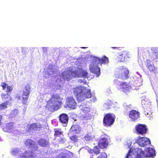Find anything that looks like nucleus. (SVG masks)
<instances>
[{
    "mask_svg": "<svg viewBox=\"0 0 158 158\" xmlns=\"http://www.w3.org/2000/svg\"><path fill=\"white\" fill-rule=\"evenodd\" d=\"M3 130L5 131L8 132V131H6V130H7V129H4Z\"/></svg>",
    "mask_w": 158,
    "mask_h": 158,
    "instance_id": "42",
    "label": "nucleus"
},
{
    "mask_svg": "<svg viewBox=\"0 0 158 158\" xmlns=\"http://www.w3.org/2000/svg\"><path fill=\"white\" fill-rule=\"evenodd\" d=\"M114 84L115 85L118 86V90L121 89L122 91L126 94L130 92L131 86L129 83L126 82H120L117 80L114 81Z\"/></svg>",
    "mask_w": 158,
    "mask_h": 158,
    "instance_id": "4",
    "label": "nucleus"
},
{
    "mask_svg": "<svg viewBox=\"0 0 158 158\" xmlns=\"http://www.w3.org/2000/svg\"><path fill=\"white\" fill-rule=\"evenodd\" d=\"M66 108H69L71 109H74L77 107V103L74 99L72 97H68L66 99Z\"/></svg>",
    "mask_w": 158,
    "mask_h": 158,
    "instance_id": "10",
    "label": "nucleus"
},
{
    "mask_svg": "<svg viewBox=\"0 0 158 158\" xmlns=\"http://www.w3.org/2000/svg\"><path fill=\"white\" fill-rule=\"evenodd\" d=\"M1 86L2 87V89L3 90H5L6 88V91L7 92H9L12 90L13 88L10 86L8 85L6 82H3L1 83Z\"/></svg>",
    "mask_w": 158,
    "mask_h": 158,
    "instance_id": "19",
    "label": "nucleus"
},
{
    "mask_svg": "<svg viewBox=\"0 0 158 158\" xmlns=\"http://www.w3.org/2000/svg\"><path fill=\"white\" fill-rule=\"evenodd\" d=\"M62 133V132L56 130L55 131L54 135L56 136H60V135H61Z\"/></svg>",
    "mask_w": 158,
    "mask_h": 158,
    "instance_id": "33",
    "label": "nucleus"
},
{
    "mask_svg": "<svg viewBox=\"0 0 158 158\" xmlns=\"http://www.w3.org/2000/svg\"><path fill=\"white\" fill-rule=\"evenodd\" d=\"M136 130L138 134L141 135L145 134L147 131V129H136Z\"/></svg>",
    "mask_w": 158,
    "mask_h": 158,
    "instance_id": "24",
    "label": "nucleus"
},
{
    "mask_svg": "<svg viewBox=\"0 0 158 158\" xmlns=\"http://www.w3.org/2000/svg\"><path fill=\"white\" fill-rule=\"evenodd\" d=\"M131 152V151L130 149L127 153L125 158H128V157L131 156L130 154Z\"/></svg>",
    "mask_w": 158,
    "mask_h": 158,
    "instance_id": "35",
    "label": "nucleus"
},
{
    "mask_svg": "<svg viewBox=\"0 0 158 158\" xmlns=\"http://www.w3.org/2000/svg\"><path fill=\"white\" fill-rule=\"evenodd\" d=\"M85 47H82L83 48H85Z\"/></svg>",
    "mask_w": 158,
    "mask_h": 158,
    "instance_id": "45",
    "label": "nucleus"
},
{
    "mask_svg": "<svg viewBox=\"0 0 158 158\" xmlns=\"http://www.w3.org/2000/svg\"><path fill=\"white\" fill-rule=\"evenodd\" d=\"M9 103L8 101H6L0 104V110L5 109L7 108V105Z\"/></svg>",
    "mask_w": 158,
    "mask_h": 158,
    "instance_id": "22",
    "label": "nucleus"
},
{
    "mask_svg": "<svg viewBox=\"0 0 158 158\" xmlns=\"http://www.w3.org/2000/svg\"><path fill=\"white\" fill-rule=\"evenodd\" d=\"M155 56L157 57V58H156V59H158V54H155Z\"/></svg>",
    "mask_w": 158,
    "mask_h": 158,
    "instance_id": "41",
    "label": "nucleus"
},
{
    "mask_svg": "<svg viewBox=\"0 0 158 158\" xmlns=\"http://www.w3.org/2000/svg\"><path fill=\"white\" fill-rule=\"evenodd\" d=\"M137 141L139 146L141 147H144L151 143L150 140L147 138L144 139L143 137H140L139 138Z\"/></svg>",
    "mask_w": 158,
    "mask_h": 158,
    "instance_id": "14",
    "label": "nucleus"
},
{
    "mask_svg": "<svg viewBox=\"0 0 158 158\" xmlns=\"http://www.w3.org/2000/svg\"><path fill=\"white\" fill-rule=\"evenodd\" d=\"M130 58V55L129 53L126 51H123L118 56V61L120 62H123L126 59Z\"/></svg>",
    "mask_w": 158,
    "mask_h": 158,
    "instance_id": "18",
    "label": "nucleus"
},
{
    "mask_svg": "<svg viewBox=\"0 0 158 158\" xmlns=\"http://www.w3.org/2000/svg\"><path fill=\"white\" fill-rule=\"evenodd\" d=\"M2 118V116L0 114V126L2 125V123L1 122V120Z\"/></svg>",
    "mask_w": 158,
    "mask_h": 158,
    "instance_id": "39",
    "label": "nucleus"
},
{
    "mask_svg": "<svg viewBox=\"0 0 158 158\" xmlns=\"http://www.w3.org/2000/svg\"><path fill=\"white\" fill-rule=\"evenodd\" d=\"M107 156L106 153L105 152H102L97 158H107Z\"/></svg>",
    "mask_w": 158,
    "mask_h": 158,
    "instance_id": "31",
    "label": "nucleus"
},
{
    "mask_svg": "<svg viewBox=\"0 0 158 158\" xmlns=\"http://www.w3.org/2000/svg\"><path fill=\"white\" fill-rule=\"evenodd\" d=\"M79 128V125L77 123L73 124L71 128Z\"/></svg>",
    "mask_w": 158,
    "mask_h": 158,
    "instance_id": "34",
    "label": "nucleus"
},
{
    "mask_svg": "<svg viewBox=\"0 0 158 158\" xmlns=\"http://www.w3.org/2000/svg\"><path fill=\"white\" fill-rule=\"evenodd\" d=\"M19 99H20V96H19Z\"/></svg>",
    "mask_w": 158,
    "mask_h": 158,
    "instance_id": "44",
    "label": "nucleus"
},
{
    "mask_svg": "<svg viewBox=\"0 0 158 158\" xmlns=\"http://www.w3.org/2000/svg\"><path fill=\"white\" fill-rule=\"evenodd\" d=\"M60 122L63 124L64 126H67L69 120V117L67 114H62L59 116Z\"/></svg>",
    "mask_w": 158,
    "mask_h": 158,
    "instance_id": "16",
    "label": "nucleus"
},
{
    "mask_svg": "<svg viewBox=\"0 0 158 158\" xmlns=\"http://www.w3.org/2000/svg\"><path fill=\"white\" fill-rule=\"evenodd\" d=\"M129 71L124 66H122L118 69L116 74V77L118 78L125 80L129 78Z\"/></svg>",
    "mask_w": 158,
    "mask_h": 158,
    "instance_id": "5",
    "label": "nucleus"
},
{
    "mask_svg": "<svg viewBox=\"0 0 158 158\" xmlns=\"http://www.w3.org/2000/svg\"><path fill=\"white\" fill-rule=\"evenodd\" d=\"M25 145L30 150L31 154L34 153L38 149V146L34 140L28 139L26 140L25 142Z\"/></svg>",
    "mask_w": 158,
    "mask_h": 158,
    "instance_id": "8",
    "label": "nucleus"
},
{
    "mask_svg": "<svg viewBox=\"0 0 158 158\" xmlns=\"http://www.w3.org/2000/svg\"><path fill=\"white\" fill-rule=\"evenodd\" d=\"M1 97L2 99L4 100L9 101H11L12 98L7 93L2 94L1 95Z\"/></svg>",
    "mask_w": 158,
    "mask_h": 158,
    "instance_id": "21",
    "label": "nucleus"
},
{
    "mask_svg": "<svg viewBox=\"0 0 158 158\" xmlns=\"http://www.w3.org/2000/svg\"><path fill=\"white\" fill-rule=\"evenodd\" d=\"M15 124L13 122H10L7 124L6 127L7 128H12L14 127Z\"/></svg>",
    "mask_w": 158,
    "mask_h": 158,
    "instance_id": "27",
    "label": "nucleus"
},
{
    "mask_svg": "<svg viewBox=\"0 0 158 158\" xmlns=\"http://www.w3.org/2000/svg\"><path fill=\"white\" fill-rule=\"evenodd\" d=\"M138 151L137 157L138 158H141L142 157H153L155 156V151L152 148H148L147 149L148 153L146 155H145L144 152L141 149L138 148Z\"/></svg>",
    "mask_w": 158,
    "mask_h": 158,
    "instance_id": "6",
    "label": "nucleus"
},
{
    "mask_svg": "<svg viewBox=\"0 0 158 158\" xmlns=\"http://www.w3.org/2000/svg\"><path fill=\"white\" fill-rule=\"evenodd\" d=\"M146 66L150 72L155 73L156 72L157 68L154 64L152 63L151 60H146Z\"/></svg>",
    "mask_w": 158,
    "mask_h": 158,
    "instance_id": "17",
    "label": "nucleus"
},
{
    "mask_svg": "<svg viewBox=\"0 0 158 158\" xmlns=\"http://www.w3.org/2000/svg\"><path fill=\"white\" fill-rule=\"evenodd\" d=\"M108 63V58L105 56H103L101 58L94 57L92 59V61L89 65V70L93 73L95 74L97 77H98L100 74V69L98 67V64H106Z\"/></svg>",
    "mask_w": 158,
    "mask_h": 158,
    "instance_id": "2",
    "label": "nucleus"
},
{
    "mask_svg": "<svg viewBox=\"0 0 158 158\" xmlns=\"http://www.w3.org/2000/svg\"><path fill=\"white\" fill-rule=\"evenodd\" d=\"M38 126L36 123H32L30 125L29 128H38Z\"/></svg>",
    "mask_w": 158,
    "mask_h": 158,
    "instance_id": "30",
    "label": "nucleus"
},
{
    "mask_svg": "<svg viewBox=\"0 0 158 158\" xmlns=\"http://www.w3.org/2000/svg\"><path fill=\"white\" fill-rule=\"evenodd\" d=\"M140 113L135 110H132L128 114V116L130 120L132 122H136L140 117Z\"/></svg>",
    "mask_w": 158,
    "mask_h": 158,
    "instance_id": "11",
    "label": "nucleus"
},
{
    "mask_svg": "<svg viewBox=\"0 0 158 158\" xmlns=\"http://www.w3.org/2000/svg\"><path fill=\"white\" fill-rule=\"evenodd\" d=\"M30 90L31 88L29 84H27L25 86L22 95V103L23 105L27 104V100L30 93Z\"/></svg>",
    "mask_w": 158,
    "mask_h": 158,
    "instance_id": "9",
    "label": "nucleus"
},
{
    "mask_svg": "<svg viewBox=\"0 0 158 158\" xmlns=\"http://www.w3.org/2000/svg\"><path fill=\"white\" fill-rule=\"evenodd\" d=\"M73 154L69 151L65 150L57 155L56 158H71Z\"/></svg>",
    "mask_w": 158,
    "mask_h": 158,
    "instance_id": "15",
    "label": "nucleus"
},
{
    "mask_svg": "<svg viewBox=\"0 0 158 158\" xmlns=\"http://www.w3.org/2000/svg\"><path fill=\"white\" fill-rule=\"evenodd\" d=\"M105 105H106V106H110V104H109L108 105H107V104L106 103H105Z\"/></svg>",
    "mask_w": 158,
    "mask_h": 158,
    "instance_id": "43",
    "label": "nucleus"
},
{
    "mask_svg": "<svg viewBox=\"0 0 158 158\" xmlns=\"http://www.w3.org/2000/svg\"><path fill=\"white\" fill-rule=\"evenodd\" d=\"M147 127L145 124H139L136 126L135 128H147Z\"/></svg>",
    "mask_w": 158,
    "mask_h": 158,
    "instance_id": "26",
    "label": "nucleus"
},
{
    "mask_svg": "<svg viewBox=\"0 0 158 158\" xmlns=\"http://www.w3.org/2000/svg\"><path fill=\"white\" fill-rule=\"evenodd\" d=\"M98 146L100 149H104L106 148L108 145V142L106 138L105 137H102L98 141Z\"/></svg>",
    "mask_w": 158,
    "mask_h": 158,
    "instance_id": "12",
    "label": "nucleus"
},
{
    "mask_svg": "<svg viewBox=\"0 0 158 158\" xmlns=\"http://www.w3.org/2000/svg\"><path fill=\"white\" fill-rule=\"evenodd\" d=\"M19 113V111L17 109H14L12 111L10 116L12 118L16 116Z\"/></svg>",
    "mask_w": 158,
    "mask_h": 158,
    "instance_id": "23",
    "label": "nucleus"
},
{
    "mask_svg": "<svg viewBox=\"0 0 158 158\" xmlns=\"http://www.w3.org/2000/svg\"><path fill=\"white\" fill-rule=\"evenodd\" d=\"M82 77L84 78H88V73L86 70H82L81 72Z\"/></svg>",
    "mask_w": 158,
    "mask_h": 158,
    "instance_id": "25",
    "label": "nucleus"
},
{
    "mask_svg": "<svg viewBox=\"0 0 158 158\" xmlns=\"http://www.w3.org/2000/svg\"><path fill=\"white\" fill-rule=\"evenodd\" d=\"M73 93L77 96V99L79 102H82L87 98H89L92 97L91 101L95 102L96 98L94 96H92L90 89H87L85 87L79 86L73 88Z\"/></svg>",
    "mask_w": 158,
    "mask_h": 158,
    "instance_id": "1",
    "label": "nucleus"
},
{
    "mask_svg": "<svg viewBox=\"0 0 158 158\" xmlns=\"http://www.w3.org/2000/svg\"><path fill=\"white\" fill-rule=\"evenodd\" d=\"M94 153L98 155L100 153V150L96 146H95L94 148Z\"/></svg>",
    "mask_w": 158,
    "mask_h": 158,
    "instance_id": "28",
    "label": "nucleus"
},
{
    "mask_svg": "<svg viewBox=\"0 0 158 158\" xmlns=\"http://www.w3.org/2000/svg\"><path fill=\"white\" fill-rule=\"evenodd\" d=\"M115 116L113 113L107 114L104 116L103 119V123L105 126H110L114 123Z\"/></svg>",
    "mask_w": 158,
    "mask_h": 158,
    "instance_id": "7",
    "label": "nucleus"
},
{
    "mask_svg": "<svg viewBox=\"0 0 158 158\" xmlns=\"http://www.w3.org/2000/svg\"><path fill=\"white\" fill-rule=\"evenodd\" d=\"M88 152L90 153L93 154V153H94V149H89L88 150Z\"/></svg>",
    "mask_w": 158,
    "mask_h": 158,
    "instance_id": "38",
    "label": "nucleus"
},
{
    "mask_svg": "<svg viewBox=\"0 0 158 158\" xmlns=\"http://www.w3.org/2000/svg\"><path fill=\"white\" fill-rule=\"evenodd\" d=\"M77 137L75 135H73L70 137V139L72 141L74 142H76L78 141Z\"/></svg>",
    "mask_w": 158,
    "mask_h": 158,
    "instance_id": "29",
    "label": "nucleus"
},
{
    "mask_svg": "<svg viewBox=\"0 0 158 158\" xmlns=\"http://www.w3.org/2000/svg\"><path fill=\"white\" fill-rule=\"evenodd\" d=\"M62 100L59 94L54 93L47 102L46 108L50 111L57 110L62 105Z\"/></svg>",
    "mask_w": 158,
    "mask_h": 158,
    "instance_id": "3",
    "label": "nucleus"
},
{
    "mask_svg": "<svg viewBox=\"0 0 158 158\" xmlns=\"http://www.w3.org/2000/svg\"><path fill=\"white\" fill-rule=\"evenodd\" d=\"M73 131H75V134H78L80 133V131L79 129H74Z\"/></svg>",
    "mask_w": 158,
    "mask_h": 158,
    "instance_id": "37",
    "label": "nucleus"
},
{
    "mask_svg": "<svg viewBox=\"0 0 158 158\" xmlns=\"http://www.w3.org/2000/svg\"><path fill=\"white\" fill-rule=\"evenodd\" d=\"M84 138L87 141H89L91 140L92 139V136L88 134H87L85 135Z\"/></svg>",
    "mask_w": 158,
    "mask_h": 158,
    "instance_id": "32",
    "label": "nucleus"
},
{
    "mask_svg": "<svg viewBox=\"0 0 158 158\" xmlns=\"http://www.w3.org/2000/svg\"><path fill=\"white\" fill-rule=\"evenodd\" d=\"M111 48L112 49H115L116 50H117V52H118V50H120V47H112Z\"/></svg>",
    "mask_w": 158,
    "mask_h": 158,
    "instance_id": "36",
    "label": "nucleus"
},
{
    "mask_svg": "<svg viewBox=\"0 0 158 158\" xmlns=\"http://www.w3.org/2000/svg\"><path fill=\"white\" fill-rule=\"evenodd\" d=\"M74 73V72L71 71H64L61 74L62 78L64 80L69 81L73 77L72 74Z\"/></svg>",
    "mask_w": 158,
    "mask_h": 158,
    "instance_id": "13",
    "label": "nucleus"
},
{
    "mask_svg": "<svg viewBox=\"0 0 158 158\" xmlns=\"http://www.w3.org/2000/svg\"><path fill=\"white\" fill-rule=\"evenodd\" d=\"M37 143L40 146L43 147H47L49 144V142L44 139H40Z\"/></svg>",
    "mask_w": 158,
    "mask_h": 158,
    "instance_id": "20",
    "label": "nucleus"
},
{
    "mask_svg": "<svg viewBox=\"0 0 158 158\" xmlns=\"http://www.w3.org/2000/svg\"><path fill=\"white\" fill-rule=\"evenodd\" d=\"M126 106L127 107H129V108H131L132 105L131 104H130L129 106L127 105Z\"/></svg>",
    "mask_w": 158,
    "mask_h": 158,
    "instance_id": "40",
    "label": "nucleus"
}]
</instances>
